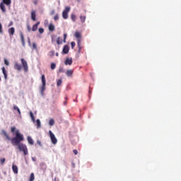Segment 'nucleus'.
I'll list each match as a JSON object with an SVG mask.
<instances>
[{"instance_id": "nucleus-1", "label": "nucleus", "mask_w": 181, "mask_h": 181, "mask_svg": "<svg viewBox=\"0 0 181 181\" xmlns=\"http://www.w3.org/2000/svg\"><path fill=\"white\" fill-rule=\"evenodd\" d=\"M2 134L4 135V136H6L7 141H11V145H13V146H18V151L20 152H23L25 156L29 154L26 144L21 143L25 140V138L23 137V134H21L19 130H16V136L13 138H11L9 134H8L5 130L2 131Z\"/></svg>"}, {"instance_id": "nucleus-2", "label": "nucleus", "mask_w": 181, "mask_h": 181, "mask_svg": "<svg viewBox=\"0 0 181 181\" xmlns=\"http://www.w3.org/2000/svg\"><path fill=\"white\" fill-rule=\"evenodd\" d=\"M21 62L22 65H21L18 62H15L14 64L15 70H18V71H21L23 67L24 71H25V73L28 72L29 70V66H28V62H26V60H25V59L23 58L21 59Z\"/></svg>"}, {"instance_id": "nucleus-3", "label": "nucleus", "mask_w": 181, "mask_h": 181, "mask_svg": "<svg viewBox=\"0 0 181 181\" xmlns=\"http://www.w3.org/2000/svg\"><path fill=\"white\" fill-rule=\"evenodd\" d=\"M11 4H12V0H2V2L0 3V9L3 13L6 12V8L5 7V5L9 6Z\"/></svg>"}, {"instance_id": "nucleus-4", "label": "nucleus", "mask_w": 181, "mask_h": 181, "mask_svg": "<svg viewBox=\"0 0 181 181\" xmlns=\"http://www.w3.org/2000/svg\"><path fill=\"white\" fill-rule=\"evenodd\" d=\"M41 80H42V85L40 88V91H41L42 95H43L45 93V90H46V77L45 76V74L42 75Z\"/></svg>"}, {"instance_id": "nucleus-5", "label": "nucleus", "mask_w": 181, "mask_h": 181, "mask_svg": "<svg viewBox=\"0 0 181 181\" xmlns=\"http://www.w3.org/2000/svg\"><path fill=\"white\" fill-rule=\"evenodd\" d=\"M70 7L66 6L62 12V17L64 19H67L69 18V12H70Z\"/></svg>"}, {"instance_id": "nucleus-6", "label": "nucleus", "mask_w": 181, "mask_h": 181, "mask_svg": "<svg viewBox=\"0 0 181 181\" xmlns=\"http://www.w3.org/2000/svg\"><path fill=\"white\" fill-rule=\"evenodd\" d=\"M49 134L52 143L54 145H56V144H57V139L56 138V136H54V134H53V132H52L51 130L49 131Z\"/></svg>"}, {"instance_id": "nucleus-7", "label": "nucleus", "mask_w": 181, "mask_h": 181, "mask_svg": "<svg viewBox=\"0 0 181 181\" xmlns=\"http://www.w3.org/2000/svg\"><path fill=\"white\" fill-rule=\"evenodd\" d=\"M66 66H71L73 64V59L72 58H66L65 60Z\"/></svg>"}, {"instance_id": "nucleus-8", "label": "nucleus", "mask_w": 181, "mask_h": 181, "mask_svg": "<svg viewBox=\"0 0 181 181\" xmlns=\"http://www.w3.org/2000/svg\"><path fill=\"white\" fill-rule=\"evenodd\" d=\"M1 70H2L3 74L4 76L5 80H8V71H6V69H5L4 66H3L1 68Z\"/></svg>"}, {"instance_id": "nucleus-9", "label": "nucleus", "mask_w": 181, "mask_h": 181, "mask_svg": "<svg viewBox=\"0 0 181 181\" xmlns=\"http://www.w3.org/2000/svg\"><path fill=\"white\" fill-rule=\"evenodd\" d=\"M69 50H70L69 45H64L62 49V52L64 54H67L69 53Z\"/></svg>"}, {"instance_id": "nucleus-10", "label": "nucleus", "mask_w": 181, "mask_h": 181, "mask_svg": "<svg viewBox=\"0 0 181 181\" xmlns=\"http://www.w3.org/2000/svg\"><path fill=\"white\" fill-rule=\"evenodd\" d=\"M8 35L9 36H13L15 35V28L12 27L8 29Z\"/></svg>"}, {"instance_id": "nucleus-11", "label": "nucleus", "mask_w": 181, "mask_h": 181, "mask_svg": "<svg viewBox=\"0 0 181 181\" xmlns=\"http://www.w3.org/2000/svg\"><path fill=\"white\" fill-rule=\"evenodd\" d=\"M31 19L34 21H36V11H32V12H31Z\"/></svg>"}, {"instance_id": "nucleus-12", "label": "nucleus", "mask_w": 181, "mask_h": 181, "mask_svg": "<svg viewBox=\"0 0 181 181\" xmlns=\"http://www.w3.org/2000/svg\"><path fill=\"white\" fill-rule=\"evenodd\" d=\"M12 169H13V173H15L16 175H18V166L13 164Z\"/></svg>"}, {"instance_id": "nucleus-13", "label": "nucleus", "mask_w": 181, "mask_h": 181, "mask_svg": "<svg viewBox=\"0 0 181 181\" xmlns=\"http://www.w3.org/2000/svg\"><path fill=\"white\" fill-rule=\"evenodd\" d=\"M39 25H40V22H37L36 24H35L33 26V28H32L33 32H36V30L37 29V26H39Z\"/></svg>"}, {"instance_id": "nucleus-14", "label": "nucleus", "mask_w": 181, "mask_h": 181, "mask_svg": "<svg viewBox=\"0 0 181 181\" xmlns=\"http://www.w3.org/2000/svg\"><path fill=\"white\" fill-rule=\"evenodd\" d=\"M48 29H49V32H54V29H55L54 25L50 23L49 25Z\"/></svg>"}, {"instance_id": "nucleus-15", "label": "nucleus", "mask_w": 181, "mask_h": 181, "mask_svg": "<svg viewBox=\"0 0 181 181\" xmlns=\"http://www.w3.org/2000/svg\"><path fill=\"white\" fill-rule=\"evenodd\" d=\"M75 37H76V39H78V40H80V39L81 37V33L76 31L75 33Z\"/></svg>"}, {"instance_id": "nucleus-16", "label": "nucleus", "mask_w": 181, "mask_h": 181, "mask_svg": "<svg viewBox=\"0 0 181 181\" xmlns=\"http://www.w3.org/2000/svg\"><path fill=\"white\" fill-rule=\"evenodd\" d=\"M13 110L17 111V112L18 113V115H22V113L21 112V109H19V107L18 106H16V105H13Z\"/></svg>"}, {"instance_id": "nucleus-17", "label": "nucleus", "mask_w": 181, "mask_h": 181, "mask_svg": "<svg viewBox=\"0 0 181 181\" xmlns=\"http://www.w3.org/2000/svg\"><path fill=\"white\" fill-rule=\"evenodd\" d=\"M66 74L68 77H71L73 76V70L69 69V70L66 71Z\"/></svg>"}, {"instance_id": "nucleus-18", "label": "nucleus", "mask_w": 181, "mask_h": 181, "mask_svg": "<svg viewBox=\"0 0 181 181\" xmlns=\"http://www.w3.org/2000/svg\"><path fill=\"white\" fill-rule=\"evenodd\" d=\"M20 37L21 39L23 46H25V37H23V33H21Z\"/></svg>"}, {"instance_id": "nucleus-19", "label": "nucleus", "mask_w": 181, "mask_h": 181, "mask_svg": "<svg viewBox=\"0 0 181 181\" xmlns=\"http://www.w3.org/2000/svg\"><path fill=\"white\" fill-rule=\"evenodd\" d=\"M86 18L87 17L86 16H80V20L81 23H84V22H86Z\"/></svg>"}, {"instance_id": "nucleus-20", "label": "nucleus", "mask_w": 181, "mask_h": 181, "mask_svg": "<svg viewBox=\"0 0 181 181\" xmlns=\"http://www.w3.org/2000/svg\"><path fill=\"white\" fill-rule=\"evenodd\" d=\"M27 139L30 145H33L34 142H33V139H32V137L28 136Z\"/></svg>"}, {"instance_id": "nucleus-21", "label": "nucleus", "mask_w": 181, "mask_h": 181, "mask_svg": "<svg viewBox=\"0 0 181 181\" xmlns=\"http://www.w3.org/2000/svg\"><path fill=\"white\" fill-rule=\"evenodd\" d=\"M63 84V81L62 79H59L57 81V87H60Z\"/></svg>"}, {"instance_id": "nucleus-22", "label": "nucleus", "mask_w": 181, "mask_h": 181, "mask_svg": "<svg viewBox=\"0 0 181 181\" xmlns=\"http://www.w3.org/2000/svg\"><path fill=\"white\" fill-rule=\"evenodd\" d=\"M36 123H37V128H40V127H42V124L40 122V119H37L36 120Z\"/></svg>"}, {"instance_id": "nucleus-23", "label": "nucleus", "mask_w": 181, "mask_h": 181, "mask_svg": "<svg viewBox=\"0 0 181 181\" xmlns=\"http://www.w3.org/2000/svg\"><path fill=\"white\" fill-rule=\"evenodd\" d=\"M33 180H35V174L33 173H32L30 174L29 181H33Z\"/></svg>"}, {"instance_id": "nucleus-24", "label": "nucleus", "mask_w": 181, "mask_h": 181, "mask_svg": "<svg viewBox=\"0 0 181 181\" xmlns=\"http://www.w3.org/2000/svg\"><path fill=\"white\" fill-rule=\"evenodd\" d=\"M49 125H50V127H53V125H54V119H49Z\"/></svg>"}, {"instance_id": "nucleus-25", "label": "nucleus", "mask_w": 181, "mask_h": 181, "mask_svg": "<svg viewBox=\"0 0 181 181\" xmlns=\"http://www.w3.org/2000/svg\"><path fill=\"white\" fill-rule=\"evenodd\" d=\"M71 20L73 21V22H76V19H77V17L76 16V15L71 14Z\"/></svg>"}, {"instance_id": "nucleus-26", "label": "nucleus", "mask_w": 181, "mask_h": 181, "mask_svg": "<svg viewBox=\"0 0 181 181\" xmlns=\"http://www.w3.org/2000/svg\"><path fill=\"white\" fill-rule=\"evenodd\" d=\"M78 52H81V45H80V40H78Z\"/></svg>"}, {"instance_id": "nucleus-27", "label": "nucleus", "mask_w": 181, "mask_h": 181, "mask_svg": "<svg viewBox=\"0 0 181 181\" xmlns=\"http://www.w3.org/2000/svg\"><path fill=\"white\" fill-rule=\"evenodd\" d=\"M54 69H56V64L52 63L51 64V69L54 70Z\"/></svg>"}, {"instance_id": "nucleus-28", "label": "nucleus", "mask_w": 181, "mask_h": 181, "mask_svg": "<svg viewBox=\"0 0 181 181\" xmlns=\"http://www.w3.org/2000/svg\"><path fill=\"white\" fill-rule=\"evenodd\" d=\"M11 131L12 134H15V131H16V127H11Z\"/></svg>"}, {"instance_id": "nucleus-29", "label": "nucleus", "mask_w": 181, "mask_h": 181, "mask_svg": "<svg viewBox=\"0 0 181 181\" xmlns=\"http://www.w3.org/2000/svg\"><path fill=\"white\" fill-rule=\"evenodd\" d=\"M39 33H45V29L40 28L38 30Z\"/></svg>"}, {"instance_id": "nucleus-30", "label": "nucleus", "mask_w": 181, "mask_h": 181, "mask_svg": "<svg viewBox=\"0 0 181 181\" xmlns=\"http://www.w3.org/2000/svg\"><path fill=\"white\" fill-rule=\"evenodd\" d=\"M0 33L2 35L4 33V30L2 29V23H0Z\"/></svg>"}, {"instance_id": "nucleus-31", "label": "nucleus", "mask_w": 181, "mask_h": 181, "mask_svg": "<svg viewBox=\"0 0 181 181\" xmlns=\"http://www.w3.org/2000/svg\"><path fill=\"white\" fill-rule=\"evenodd\" d=\"M4 64H6V66H9V61H8L6 59H4Z\"/></svg>"}, {"instance_id": "nucleus-32", "label": "nucleus", "mask_w": 181, "mask_h": 181, "mask_svg": "<svg viewBox=\"0 0 181 181\" xmlns=\"http://www.w3.org/2000/svg\"><path fill=\"white\" fill-rule=\"evenodd\" d=\"M57 45H62V42L60 41V37H58V38L57 40Z\"/></svg>"}, {"instance_id": "nucleus-33", "label": "nucleus", "mask_w": 181, "mask_h": 181, "mask_svg": "<svg viewBox=\"0 0 181 181\" xmlns=\"http://www.w3.org/2000/svg\"><path fill=\"white\" fill-rule=\"evenodd\" d=\"M71 49H74V47L76 46V42H71Z\"/></svg>"}, {"instance_id": "nucleus-34", "label": "nucleus", "mask_w": 181, "mask_h": 181, "mask_svg": "<svg viewBox=\"0 0 181 181\" xmlns=\"http://www.w3.org/2000/svg\"><path fill=\"white\" fill-rule=\"evenodd\" d=\"M49 56H50V57H53V56H54V51H50Z\"/></svg>"}, {"instance_id": "nucleus-35", "label": "nucleus", "mask_w": 181, "mask_h": 181, "mask_svg": "<svg viewBox=\"0 0 181 181\" xmlns=\"http://www.w3.org/2000/svg\"><path fill=\"white\" fill-rule=\"evenodd\" d=\"M54 21H59V14H56L54 17Z\"/></svg>"}, {"instance_id": "nucleus-36", "label": "nucleus", "mask_w": 181, "mask_h": 181, "mask_svg": "<svg viewBox=\"0 0 181 181\" xmlns=\"http://www.w3.org/2000/svg\"><path fill=\"white\" fill-rule=\"evenodd\" d=\"M6 160L5 158H1L0 162H1V165H4V163H5Z\"/></svg>"}, {"instance_id": "nucleus-37", "label": "nucleus", "mask_w": 181, "mask_h": 181, "mask_svg": "<svg viewBox=\"0 0 181 181\" xmlns=\"http://www.w3.org/2000/svg\"><path fill=\"white\" fill-rule=\"evenodd\" d=\"M33 49H37V46L36 45V43H33Z\"/></svg>"}, {"instance_id": "nucleus-38", "label": "nucleus", "mask_w": 181, "mask_h": 181, "mask_svg": "<svg viewBox=\"0 0 181 181\" xmlns=\"http://www.w3.org/2000/svg\"><path fill=\"white\" fill-rule=\"evenodd\" d=\"M66 37H67V34L66 33L64 34V42H66Z\"/></svg>"}, {"instance_id": "nucleus-39", "label": "nucleus", "mask_w": 181, "mask_h": 181, "mask_svg": "<svg viewBox=\"0 0 181 181\" xmlns=\"http://www.w3.org/2000/svg\"><path fill=\"white\" fill-rule=\"evenodd\" d=\"M30 116L31 118L35 117V115H33V112H32V111L30 112Z\"/></svg>"}, {"instance_id": "nucleus-40", "label": "nucleus", "mask_w": 181, "mask_h": 181, "mask_svg": "<svg viewBox=\"0 0 181 181\" xmlns=\"http://www.w3.org/2000/svg\"><path fill=\"white\" fill-rule=\"evenodd\" d=\"M73 152L74 155H77L78 153V151L76 149L74 150Z\"/></svg>"}, {"instance_id": "nucleus-41", "label": "nucleus", "mask_w": 181, "mask_h": 181, "mask_svg": "<svg viewBox=\"0 0 181 181\" xmlns=\"http://www.w3.org/2000/svg\"><path fill=\"white\" fill-rule=\"evenodd\" d=\"M37 2H38L37 0H35V1H34V5H37Z\"/></svg>"}, {"instance_id": "nucleus-42", "label": "nucleus", "mask_w": 181, "mask_h": 181, "mask_svg": "<svg viewBox=\"0 0 181 181\" xmlns=\"http://www.w3.org/2000/svg\"><path fill=\"white\" fill-rule=\"evenodd\" d=\"M12 25H13V22L11 21L8 26H12Z\"/></svg>"}, {"instance_id": "nucleus-43", "label": "nucleus", "mask_w": 181, "mask_h": 181, "mask_svg": "<svg viewBox=\"0 0 181 181\" xmlns=\"http://www.w3.org/2000/svg\"><path fill=\"white\" fill-rule=\"evenodd\" d=\"M32 119V121L34 122H36V120L35 119V117H33L31 118Z\"/></svg>"}, {"instance_id": "nucleus-44", "label": "nucleus", "mask_w": 181, "mask_h": 181, "mask_svg": "<svg viewBox=\"0 0 181 181\" xmlns=\"http://www.w3.org/2000/svg\"><path fill=\"white\" fill-rule=\"evenodd\" d=\"M32 160H33V162H36V158H32Z\"/></svg>"}, {"instance_id": "nucleus-45", "label": "nucleus", "mask_w": 181, "mask_h": 181, "mask_svg": "<svg viewBox=\"0 0 181 181\" xmlns=\"http://www.w3.org/2000/svg\"><path fill=\"white\" fill-rule=\"evenodd\" d=\"M28 44L30 45V38H28Z\"/></svg>"}, {"instance_id": "nucleus-46", "label": "nucleus", "mask_w": 181, "mask_h": 181, "mask_svg": "<svg viewBox=\"0 0 181 181\" xmlns=\"http://www.w3.org/2000/svg\"><path fill=\"white\" fill-rule=\"evenodd\" d=\"M54 10H53L52 12H51V15H54Z\"/></svg>"}, {"instance_id": "nucleus-47", "label": "nucleus", "mask_w": 181, "mask_h": 181, "mask_svg": "<svg viewBox=\"0 0 181 181\" xmlns=\"http://www.w3.org/2000/svg\"><path fill=\"white\" fill-rule=\"evenodd\" d=\"M66 104H67V101H64V105H66Z\"/></svg>"}, {"instance_id": "nucleus-48", "label": "nucleus", "mask_w": 181, "mask_h": 181, "mask_svg": "<svg viewBox=\"0 0 181 181\" xmlns=\"http://www.w3.org/2000/svg\"><path fill=\"white\" fill-rule=\"evenodd\" d=\"M28 32H30V28L29 26L28 27Z\"/></svg>"}, {"instance_id": "nucleus-49", "label": "nucleus", "mask_w": 181, "mask_h": 181, "mask_svg": "<svg viewBox=\"0 0 181 181\" xmlns=\"http://www.w3.org/2000/svg\"><path fill=\"white\" fill-rule=\"evenodd\" d=\"M56 56H57V57H59V52H57V53H56Z\"/></svg>"}, {"instance_id": "nucleus-50", "label": "nucleus", "mask_w": 181, "mask_h": 181, "mask_svg": "<svg viewBox=\"0 0 181 181\" xmlns=\"http://www.w3.org/2000/svg\"><path fill=\"white\" fill-rule=\"evenodd\" d=\"M37 144H38L39 145H40V141H37Z\"/></svg>"}, {"instance_id": "nucleus-51", "label": "nucleus", "mask_w": 181, "mask_h": 181, "mask_svg": "<svg viewBox=\"0 0 181 181\" xmlns=\"http://www.w3.org/2000/svg\"><path fill=\"white\" fill-rule=\"evenodd\" d=\"M72 166H73V168H74V163H72Z\"/></svg>"}, {"instance_id": "nucleus-52", "label": "nucleus", "mask_w": 181, "mask_h": 181, "mask_svg": "<svg viewBox=\"0 0 181 181\" xmlns=\"http://www.w3.org/2000/svg\"><path fill=\"white\" fill-rule=\"evenodd\" d=\"M1 77H0V81H1Z\"/></svg>"}]
</instances>
